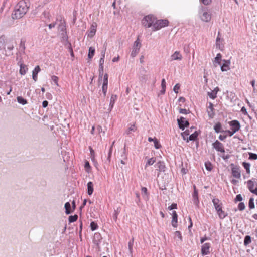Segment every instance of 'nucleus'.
<instances>
[{"label":"nucleus","instance_id":"nucleus-1","mask_svg":"<svg viewBox=\"0 0 257 257\" xmlns=\"http://www.w3.org/2000/svg\"><path fill=\"white\" fill-rule=\"evenodd\" d=\"M30 5L24 1H20L15 6L14 13L12 14L13 19H20L27 12Z\"/></svg>","mask_w":257,"mask_h":257},{"label":"nucleus","instance_id":"nucleus-2","mask_svg":"<svg viewBox=\"0 0 257 257\" xmlns=\"http://www.w3.org/2000/svg\"><path fill=\"white\" fill-rule=\"evenodd\" d=\"M169 24V21L166 19H161L154 21V24L153 25V30L156 31L161 29L163 27L167 26Z\"/></svg>","mask_w":257,"mask_h":257},{"label":"nucleus","instance_id":"nucleus-3","mask_svg":"<svg viewBox=\"0 0 257 257\" xmlns=\"http://www.w3.org/2000/svg\"><path fill=\"white\" fill-rule=\"evenodd\" d=\"M155 18L151 15L145 16L142 21L143 25L146 28H150L154 24Z\"/></svg>","mask_w":257,"mask_h":257},{"label":"nucleus","instance_id":"nucleus-4","mask_svg":"<svg viewBox=\"0 0 257 257\" xmlns=\"http://www.w3.org/2000/svg\"><path fill=\"white\" fill-rule=\"evenodd\" d=\"M26 42V38L25 37H22L21 38L20 43L18 47L17 48L18 53H17V55L20 54L21 55L25 54Z\"/></svg>","mask_w":257,"mask_h":257},{"label":"nucleus","instance_id":"nucleus-5","mask_svg":"<svg viewBox=\"0 0 257 257\" xmlns=\"http://www.w3.org/2000/svg\"><path fill=\"white\" fill-rule=\"evenodd\" d=\"M141 46V43L140 41L139 38H138L135 41L133 46V50L131 54L132 57H135L137 54L139 52Z\"/></svg>","mask_w":257,"mask_h":257},{"label":"nucleus","instance_id":"nucleus-6","mask_svg":"<svg viewBox=\"0 0 257 257\" xmlns=\"http://www.w3.org/2000/svg\"><path fill=\"white\" fill-rule=\"evenodd\" d=\"M230 166L231 168L232 175L236 179H240L241 171L240 170L239 166L234 165L233 163L231 164Z\"/></svg>","mask_w":257,"mask_h":257},{"label":"nucleus","instance_id":"nucleus-7","mask_svg":"<svg viewBox=\"0 0 257 257\" xmlns=\"http://www.w3.org/2000/svg\"><path fill=\"white\" fill-rule=\"evenodd\" d=\"M201 19L203 21L208 22L210 21L211 18V14L207 12L204 9L202 8L200 12Z\"/></svg>","mask_w":257,"mask_h":257},{"label":"nucleus","instance_id":"nucleus-8","mask_svg":"<svg viewBox=\"0 0 257 257\" xmlns=\"http://www.w3.org/2000/svg\"><path fill=\"white\" fill-rule=\"evenodd\" d=\"M102 237L101 234L99 233H95L94 234L93 242L94 244H95L98 249H100V244L101 242Z\"/></svg>","mask_w":257,"mask_h":257},{"label":"nucleus","instance_id":"nucleus-9","mask_svg":"<svg viewBox=\"0 0 257 257\" xmlns=\"http://www.w3.org/2000/svg\"><path fill=\"white\" fill-rule=\"evenodd\" d=\"M254 185L255 182L253 179L247 181V186L248 190L253 194L257 195V187L254 189Z\"/></svg>","mask_w":257,"mask_h":257},{"label":"nucleus","instance_id":"nucleus-10","mask_svg":"<svg viewBox=\"0 0 257 257\" xmlns=\"http://www.w3.org/2000/svg\"><path fill=\"white\" fill-rule=\"evenodd\" d=\"M178 124L180 128L182 130H184L185 127H188L189 125L188 121L185 120V118L180 117V118L177 119Z\"/></svg>","mask_w":257,"mask_h":257},{"label":"nucleus","instance_id":"nucleus-11","mask_svg":"<svg viewBox=\"0 0 257 257\" xmlns=\"http://www.w3.org/2000/svg\"><path fill=\"white\" fill-rule=\"evenodd\" d=\"M211 244L209 243H205L201 246V254L203 256L208 254L210 253Z\"/></svg>","mask_w":257,"mask_h":257},{"label":"nucleus","instance_id":"nucleus-12","mask_svg":"<svg viewBox=\"0 0 257 257\" xmlns=\"http://www.w3.org/2000/svg\"><path fill=\"white\" fill-rule=\"evenodd\" d=\"M212 146L215 149V150L217 151L220 152L221 153H224L225 150L224 148L223 145L220 143L219 141L216 140L215 141L214 143L212 144Z\"/></svg>","mask_w":257,"mask_h":257},{"label":"nucleus","instance_id":"nucleus-13","mask_svg":"<svg viewBox=\"0 0 257 257\" xmlns=\"http://www.w3.org/2000/svg\"><path fill=\"white\" fill-rule=\"evenodd\" d=\"M230 126L231 127V130L236 133L240 130V124L237 120H234L229 122Z\"/></svg>","mask_w":257,"mask_h":257},{"label":"nucleus","instance_id":"nucleus-14","mask_svg":"<svg viewBox=\"0 0 257 257\" xmlns=\"http://www.w3.org/2000/svg\"><path fill=\"white\" fill-rule=\"evenodd\" d=\"M223 61L224 63L221 66V70L222 72L227 71L230 69V61L229 60H223Z\"/></svg>","mask_w":257,"mask_h":257},{"label":"nucleus","instance_id":"nucleus-15","mask_svg":"<svg viewBox=\"0 0 257 257\" xmlns=\"http://www.w3.org/2000/svg\"><path fill=\"white\" fill-rule=\"evenodd\" d=\"M194 188V192L193 193V203L195 205H198L199 203V199L198 196V191L196 189V186L195 185L193 186Z\"/></svg>","mask_w":257,"mask_h":257},{"label":"nucleus","instance_id":"nucleus-16","mask_svg":"<svg viewBox=\"0 0 257 257\" xmlns=\"http://www.w3.org/2000/svg\"><path fill=\"white\" fill-rule=\"evenodd\" d=\"M182 59V55L179 51H175L171 56V60H181Z\"/></svg>","mask_w":257,"mask_h":257},{"label":"nucleus","instance_id":"nucleus-17","mask_svg":"<svg viewBox=\"0 0 257 257\" xmlns=\"http://www.w3.org/2000/svg\"><path fill=\"white\" fill-rule=\"evenodd\" d=\"M155 166L157 167V170H159V172H165V163L162 161H159L156 165Z\"/></svg>","mask_w":257,"mask_h":257},{"label":"nucleus","instance_id":"nucleus-18","mask_svg":"<svg viewBox=\"0 0 257 257\" xmlns=\"http://www.w3.org/2000/svg\"><path fill=\"white\" fill-rule=\"evenodd\" d=\"M41 69L39 66H37L32 72V78L33 79L36 81L37 80V74L40 71Z\"/></svg>","mask_w":257,"mask_h":257},{"label":"nucleus","instance_id":"nucleus-19","mask_svg":"<svg viewBox=\"0 0 257 257\" xmlns=\"http://www.w3.org/2000/svg\"><path fill=\"white\" fill-rule=\"evenodd\" d=\"M219 91V88L216 87L211 92H208V95L212 99H214L217 97V93Z\"/></svg>","mask_w":257,"mask_h":257},{"label":"nucleus","instance_id":"nucleus-20","mask_svg":"<svg viewBox=\"0 0 257 257\" xmlns=\"http://www.w3.org/2000/svg\"><path fill=\"white\" fill-rule=\"evenodd\" d=\"M212 203L215 208L216 211L218 210V208H221V203L220 201L217 198H214L212 199Z\"/></svg>","mask_w":257,"mask_h":257},{"label":"nucleus","instance_id":"nucleus-21","mask_svg":"<svg viewBox=\"0 0 257 257\" xmlns=\"http://www.w3.org/2000/svg\"><path fill=\"white\" fill-rule=\"evenodd\" d=\"M177 218L178 215L176 212L175 211H173L172 225L174 227H176L177 226Z\"/></svg>","mask_w":257,"mask_h":257},{"label":"nucleus","instance_id":"nucleus-22","mask_svg":"<svg viewBox=\"0 0 257 257\" xmlns=\"http://www.w3.org/2000/svg\"><path fill=\"white\" fill-rule=\"evenodd\" d=\"M96 24L94 23L92 24L91 26L90 30L88 34V36L90 37H92L95 34L96 32Z\"/></svg>","mask_w":257,"mask_h":257},{"label":"nucleus","instance_id":"nucleus-23","mask_svg":"<svg viewBox=\"0 0 257 257\" xmlns=\"http://www.w3.org/2000/svg\"><path fill=\"white\" fill-rule=\"evenodd\" d=\"M114 143H115V141H113L112 144V145H111V146H110V147L109 148L108 154V156H107V160L106 161V163H107V164H109L110 162L111 157V155H112V152L113 146Z\"/></svg>","mask_w":257,"mask_h":257},{"label":"nucleus","instance_id":"nucleus-24","mask_svg":"<svg viewBox=\"0 0 257 257\" xmlns=\"http://www.w3.org/2000/svg\"><path fill=\"white\" fill-rule=\"evenodd\" d=\"M93 192V184L92 182H89L87 183V193L89 195H91Z\"/></svg>","mask_w":257,"mask_h":257},{"label":"nucleus","instance_id":"nucleus-25","mask_svg":"<svg viewBox=\"0 0 257 257\" xmlns=\"http://www.w3.org/2000/svg\"><path fill=\"white\" fill-rule=\"evenodd\" d=\"M116 99H117L116 95H111V98H110V104H109L110 111H111V109H112Z\"/></svg>","mask_w":257,"mask_h":257},{"label":"nucleus","instance_id":"nucleus-26","mask_svg":"<svg viewBox=\"0 0 257 257\" xmlns=\"http://www.w3.org/2000/svg\"><path fill=\"white\" fill-rule=\"evenodd\" d=\"M220 33L219 32L218 33V36H217V37L216 38V46L217 48L222 50L223 46H221L220 44L221 38H220Z\"/></svg>","mask_w":257,"mask_h":257},{"label":"nucleus","instance_id":"nucleus-27","mask_svg":"<svg viewBox=\"0 0 257 257\" xmlns=\"http://www.w3.org/2000/svg\"><path fill=\"white\" fill-rule=\"evenodd\" d=\"M216 211L218 213L219 217L221 219H224L227 216V214L222 210V208H218V210Z\"/></svg>","mask_w":257,"mask_h":257},{"label":"nucleus","instance_id":"nucleus-28","mask_svg":"<svg viewBox=\"0 0 257 257\" xmlns=\"http://www.w3.org/2000/svg\"><path fill=\"white\" fill-rule=\"evenodd\" d=\"M20 71H19V72L22 75H24L26 74L27 71L28 70V68L27 67V66L23 64H21L20 65Z\"/></svg>","mask_w":257,"mask_h":257},{"label":"nucleus","instance_id":"nucleus-29","mask_svg":"<svg viewBox=\"0 0 257 257\" xmlns=\"http://www.w3.org/2000/svg\"><path fill=\"white\" fill-rule=\"evenodd\" d=\"M198 135V134L197 131H195L193 134L190 135L188 138H187V141L188 142L189 141H195L197 139Z\"/></svg>","mask_w":257,"mask_h":257},{"label":"nucleus","instance_id":"nucleus-30","mask_svg":"<svg viewBox=\"0 0 257 257\" xmlns=\"http://www.w3.org/2000/svg\"><path fill=\"white\" fill-rule=\"evenodd\" d=\"M214 129L216 133H218L219 132H223L224 131L222 130L221 124L220 122H217L214 126Z\"/></svg>","mask_w":257,"mask_h":257},{"label":"nucleus","instance_id":"nucleus-31","mask_svg":"<svg viewBox=\"0 0 257 257\" xmlns=\"http://www.w3.org/2000/svg\"><path fill=\"white\" fill-rule=\"evenodd\" d=\"M65 213L66 214H69L73 212L71 209V205L69 202H66L65 204Z\"/></svg>","mask_w":257,"mask_h":257},{"label":"nucleus","instance_id":"nucleus-32","mask_svg":"<svg viewBox=\"0 0 257 257\" xmlns=\"http://www.w3.org/2000/svg\"><path fill=\"white\" fill-rule=\"evenodd\" d=\"M95 48L93 47H90L89 48V52L88 54V57L89 59H91L95 54Z\"/></svg>","mask_w":257,"mask_h":257},{"label":"nucleus","instance_id":"nucleus-33","mask_svg":"<svg viewBox=\"0 0 257 257\" xmlns=\"http://www.w3.org/2000/svg\"><path fill=\"white\" fill-rule=\"evenodd\" d=\"M222 61V55L220 53H218L215 58L214 63H217L218 65H221V62Z\"/></svg>","mask_w":257,"mask_h":257},{"label":"nucleus","instance_id":"nucleus-34","mask_svg":"<svg viewBox=\"0 0 257 257\" xmlns=\"http://www.w3.org/2000/svg\"><path fill=\"white\" fill-rule=\"evenodd\" d=\"M207 111L209 118H213L215 115L214 109L208 108Z\"/></svg>","mask_w":257,"mask_h":257},{"label":"nucleus","instance_id":"nucleus-35","mask_svg":"<svg viewBox=\"0 0 257 257\" xmlns=\"http://www.w3.org/2000/svg\"><path fill=\"white\" fill-rule=\"evenodd\" d=\"M121 208L120 207H117L116 209L114 210V213L113 216V218L115 220V221H116L117 219V216L119 213L120 212Z\"/></svg>","mask_w":257,"mask_h":257},{"label":"nucleus","instance_id":"nucleus-36","mask_svg":"<svg viewBox=\"0 0 257 257\" xmlns=\"http://www.w3.org/2000/svg\"><path fill=\"white\" fill-rule=\"evenodd\" d=\"M137 127L135 126V124L131 125L126 131L125 133L127 135L130 134L132 132H135Z\"/></svg>","mask_w":257,"mask_h":257},{"label":"nucleus","instance_id":"nucleus-37","mask_svg":"<svg viewBox=\"0 0 257 257\" xmlns=\"http://www.w3.org/2000/svg\"><path fill=\"white\" fill-rule=\"evenodd\" d=\"M17 100L18 102L20 104L25 105L27 103V101L26 100V99L23 98L21 96H18L17 97Z\"/></svg>","mask_w":257,"mask_h":257},{"label":"nucleus","instance_id":"nucleus-38","mask_svg":"<svg viewBox=\"0 0 257 257\" xmlns=\"http://www.w3.org/2000/svg\"><path fill=\"white\" fill-rule=\"evenodd\" d=\"M242 166L245 169L246 173L247 174H249L250 173V164L249 163L244 162L242 163Z\"/></svg>","mask_w":257,"mask_h":257},{"label":"nucleus","instance_id":"nucleus-39","mask_svg":"<svg viewBox=\"0 0 257 257\" xmlns=\"http://www.w3.org/2000/svg\"><path fill=\"white\" fill-rule=\"evenodd\" d=\"M251 237L249 235H246L244 237V245L247 246V245L250 244L251 243Z\"/></svg>","mask_w":257,"mask_h":257},{"label":"nucleus","instance_id":"nucleus-40","mask_svg":"<svg viewBox=\"0 0 257 257\" xmlns=\"http://www.w3.org/2000/svg\"><path fill=\"white\" fill-rule=\"evenodd\" d=\"M248 207L250 209H253L255 207V205H254V198L252 197H250L249 200Z\"/></svg>","mask_w":257,"mask_h":257},{"label":"nucleus","instance_id":"nucleus-41","mask_svg":"<svg viewBox=\"0 0 257 257\" xmlns=\"http://www.w3.org/2000/svg\"><path fill=\"white\" fill-rule=\"evenodd\" d=\"M205 166L206 170H207L209 171H211L213 168L211 163L209 161L205 162Z\"/></svg>","mask_w":257,"mask_h":257},{"label":"nucleus","instance_id":"nucleus-42","mask_svg":"<svg viewBox=\"0 0 257 257\" xmlns=\"http://www.w3.org/2000/svg\"><path fill=\"white\" fill-rule=\"evenodd\" d=\"M78 219V215L75 214L74 215H71L69 217V222L72 223L76 221Z\"/></svg>","mask_w":257,"mask_h":257},{"label":"nucleus","instance_id":"nucleus-43","mask_svg":"<svg viewBox=\"0 0 257 257\" xmlns=\"http://www.w3.org/2000/svg\"><path fill=\"white\" fill-rule=\"evenodd\" d=\"M134 244V238H132V239L129 241L128 242V249L129 251L131 254H132L133 253V246Z\"/></svg>","mask_w":257,"mask_h":257},{"label":"nucleus","instance_id":"nucleus-44","mask_svg":"<svg viewBox=\"0 0 257 257\" xmlns=\"http://www.w3.org/2000/svg\"><path fill=\"white\" fill-rule=\"evenodd\" d=\"M155 162V159L154 158H150L147 162L145 167L149 165H152Z\"/></svg>","mask_w":257,"mask_h":257},{"label":"nucleus","instance_id":"nucleus-45","mask_svg":"<svg viewBox=\"0 0 257 257\" xmlns=\"http://www.w3.org/2000/svg\"><path fill=\"white\" fill-rule=\"evenodd\" d=\"M97 130L98 131V133L99 134V135L101 136H104L105 135V131L103 130V128L102 127L100 126V125H98L97 126Z\"/></svg>","mask_w":257,"mask_h":257},{"label":"nucleus","instance_id":"nucleus-46","mask_svg":"<svg viewBox=\"0 0 257 257\" xmlns=\"http://www.w3.org/2000/svg\"><path fill=\"white\" fill-rule=\"evenodd\" d=\"M90 227L92 231H94L98 228V225L97 223H96L95 222L93 221L90 223Z\"/></svg>","mask_w":257,"mask_h":257},{"label":"nucleus","instance_id":"nucleus-47","mask_svg":"<svg viewBox=\"0 0 257 257\" xmlns=\"http://www.w3.org/2000/svg\"><path fill=\"white\" fill-rule=\"evenodd\" d=\"M107 85H108V84H107V83H103L102 89V92L104 94V96H106V94L107 92Z\"/></svg>","mask_w":257,"mask_h":257},{"label":"nucleus","instance_id":"nucleus-48","mask_svg":"<svg viewBox=\"0 0 257 257\" xmlns=\"http://www.w3.org/2000/svg\"><path fill=\"white\" fill-rule=\"evenodd\" d=\"M245 206L243 202H240L238 205V208L240 211H243L245 209Z\"/></svg>","mask_w":257,"mask_h":257},{"label":"nucleus","instance_id":"nucleus-49","mask_svg":"<svg viewBox=\"0 0 257 257\" xmlns=\"http://www.w3.org/2000/svg\"><path fill=\"white\" fill-rule=\"evenodd\" d=\"M249 159L251 160L257 159V154L253 153H249Z\"/></svg>","mask_w":257,"mask_h":257},{"label":"nucleus","instance_id":"nucleus-50","mask_svg":"<svg viewBox=\"0 0 257 257\" xmlns=\"http://www.w3.org/2000/svg\"><path fill=\"white\" fill-rule=\"evenodd\" d=\"M154 146L156 149H159L161 147V145L159 143L158 140L156 139L154 141Z\"/></svg>","mask_w":257,"mask_h":257},{"label":"nucleus","instance_id":"nucleus-51","mask_svg":"<svg viewBox=\"0 0 257 257\" xmlns=\"http://www.w3.org/2000/svg\"><path fill=\"white\" fill-rule=\"evenodd\" d=\"M175 235L176 237L179 238L181 241L182 240V237L181 233L180 231H177L175 232Z\"/></svg>","mask_w":257,"mask_h":257},{"label":"nucleus","instance_id":"nucleus-52","mask_svg":"<svg viewBox=\"0 0 257 257\" xmlns=\"http://www.w3.org/2000/svg\"><path fill=\"white\" fill-rule=\"evenodd\" d=\"M243 200L242 197L240 194H238L236 195L234 201L235 202H237L238 201H241Z\"/></svg>","mask_w":257,"mask_h":257},{"label":"nucleus","instance_id":"nucleus-53","mask_svg":"<svg viewBox=\"0 0 257 257\" xmlns=\"http://www.w3.org/2000/svg\"><path fill=\"white\" fill-rule=\"evenodd\" d=\"M51 79L53 80V81L56 84L57 86H58V77L56 76L53 75L51 77Z\"/></svg>","mask_w":257,"mask_h":257},{"label":"nucleus","instance_id":"nucleus-54","mask_svg":"<svg viewBox=\"0 0 257 257\" xmlns=\"http://www.w3.org/2000/svg\"><path fill=\"white\" fill-rule=\"evenodd\" d=\"M99 78L100 77L102 78L103 74V66H99Z\"/></svg>","mask_w":257,"mask_h":257},{"label":"nucleus","instance_id":"nucleus-55","mask_svg":"<svg viewBox=\"0 0 257 257\" xmlns=\"http://www.w3.org/2000/svg\"><path fill=\"white\" fill-rule=\"evenodd\" d=\"M182 137L184 140H186V137H187L189 135V131L186 130L185 132L181 133Z\"/></svg>","mask_w":257,"mask_h":257},{"label":"nucleus","instance_id":"nucleus-56","mask_svg":"<svg viewBox=\"0 0 257 257\" xmlns=\"http://www.w3.org/2000/svg\"><path fill=\"white\" fill-rule=\"evenodd\" d=\"M180 88V85L179 84H176L174 88H173V90L176 93H178V90Z\"/></svg>","mask_w":257,"mask_h":257},{"label":"nucleus","instance_id":"nucleus-57","mask_svg":"<svg viewBox=\"0 0 257 257\" xmlns=\"http://www.w3.org/2000/svg\"><path fill=\"white\" fill-rule=\"evenodd\" d=\"M189 110L186 109L180 108L179 109V112L182 114H187L189 113Z\"/></svg>","mask_w":257,"mask_h":257},{"label":"nucleus","instance_id":"nucleus-58","mask_svg":"<svg viewBox=\"0 0 257 257\" xmlns=\"http://www.w3.org/2000/svg\"><path fill=\"white\" fill-rule=\"evenodd\" d=\"M200 1L201 3H202L205 5H209L212 2V0H200Z\"/></svg>","mask_w":257,"mask_h":257},{"label":"nucleus","instance_id":"nucleus-59","mask_svg":"<svg viewBox=\"0 0 257 257\" xmlns=\"http://www.w3.org/2000/svg\"><path fill=\"white\" fill-rule=\"evenodd\" d=\"M177 207V204L176 203H173L171 204V205H170V206L168 207V209L170 210H173V209H176Z\"/></svg>","mask_w":257,"mask_h":257},{"label":"nucleus","instance_id":"nucleus-60","mask_svg":"<svg viewBox=\"0 0 257 257\" xmlns=\"http://www.w3.org/2000/svg\"><path fill=\"white\" fill-rule=\"evenodd\" d=\"M108 75L107 73L105 74L103 77V83H107L108 84Z\"/></svg>","mask_w":257,"mask_h":257},{"label":"nucleus","instance_id":"nucleus-61","mask_svg":"<svg viewBox=\"0 0 257 257\" xmlns=\"http://www.w3.org/2000/svg\"><path fill=\"white\" fill-rule=\"evenodd\" d=\"M43 15L44 16V18H47V19H49L50 16L49 13L47 11H44L43 13Z\"/></svg>","mask_w":257,"mask_h":257},{"label":"nucleus","instance_id":"nucleus-62","mask_svg":"<svg viewBox=\"0 0 257 257\" xmlns=\"http://www.w3.org/2000/svg\"><path fill=\"white\" fill-rule=\"evenodd\" d=\"M224 133H227L228 135L229 136H232L234 133H235V132H233V131L231 130V131H230V130H226V131H224Z\"/></svg>","mask_w":257,"mask_h":257},{"label":"nucleus","instance_id":"nucleus-63","mask_svg":"<svg viewBox=\"0 0 257 257\" xmlns=\"http://www.w3.org/2000/svg\"><path fill=\"white\" fill-rule=\"evenodd\" d=\"M106 50V46L104 45V48L101 52V56L102 57H105Z\"/></svg>","mask_w":257,"mask_h":257},{"label":"nucleus","instance_id":"nucleus-64","mask_svg":"<svg viewBox=\"0 0 257 257\" xmlns=\"http://www.w3.org/2000/svg\"><path fill=\"white\" fill-rule=\"evenodd\" d=\"M241 111L242 112V113L243 114L246 115H248V113H247L246 109L245 108V107L243 106V107H242L241 108Z\"/></svg>","mask_w":257,"mask_h":257}]
</instances>
